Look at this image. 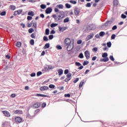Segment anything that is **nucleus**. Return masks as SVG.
Segmentation results:
<instances>
[{
    "label": "nucleus",
    "mask_w": 127,
    "mask_h": 127,
    "mask_svg": "<svg viewBox=\"0 0 127 127\" xmlns=\"http://www.w3.org/2000/svg\"><path fill=\"white\" fill-rule=\"evenodd\" d=\"M14 114H17L18 115H22V111H21V110H16L14 112Z\"/></svg>",
    "instance_id": "nucleus-17"
},
{
    "label": "nucleus",
    "mask_w": 127,
    "mask_h": 127,
    "mask_svg": "<svg viewBox=\"0 0 127 127\" xmlns=\"http://www.w3.org/2000/svg\"><path fill=\"white\" fill-rule=\"evenodd\" d=\"M107 45L108 47H109L110 48V47H111V46H112V43L111 42H108Z\"/></svg>",
    "instance_id": "nucleus-42"
},
{
    "label": "nucleus",
    "mask_w": 127,
    "mask_h": 127,
    "mask_svg": "<svg viewBox=\"0 0 127 127\" xmlns=\"http://www.w3.org/2000/svg\"><path fill=\"white\" fill-rule=\"evenodd\" d=\"M112 23H113L112 21H108L105 23V25H109V24H112Z\"/></svg>",
    "instance_id": "nucleus-28"
},
{
    "label": "nucleus",
    "mask_w": 127,
    "mask_h": 127,
    "mask_svg": "<svg viewBox=\"0 0 127 127\" xmlns=\"http://www.w3.org/2000/svg\"><path fill=\"white\" fill-rule=\"evenodd\" d=\"M49 70H53V69H54L55 68V66H53L52 65H48Z\"/></svg>",
    "instance_id": "nucleus-23"
},
{
    "label": "nucleus",
    "mask_w": 127,
    "mask_h": 127,
    "mask_svg": "<svg viewBox=\"0 0 127 127\" xmlns=\"http://www.w3.org/2000/svg\"><path fill=\"white\" fill-rule=\"evenodd\" d=\"M41 105V104L40 103L37 102L34 104L33 107L35 109H37L38 108H39V107H40Z\"/></svg>",
    "instance_id": "nucleus-14"
},
{
    "label": "nucleus",
    "mask_w": 127,
    "mask_h": 127,
    "mask_svg": "<svg viewBox=\"0 0 127 127\" xmlns=\"http://www.w3.org/2000/svg\"><path fill=\"white\" fill-rule=\"evenodd\" d=\"M64 97L65 98H70L71 97V95H70V94L68 93V94H64Z\"/></svg>",
    "instance_id": "nucleus-39"
},
{
    "label": "nucleus",
    "mask_w": 127,
    "mask_h": 127,
    "mask_svg": "<svg viewBox=\"0 0 127 127\" xmlns=\"http://www.w3.org/2000/svg\"><path fill=\"white\" fill-rule=\"evenodd\" d=\"M48 86H42L40 88L41 91H46V90H48Z\"/></svg>",
    "instance_id": "nucleus-15"
},
{
    "label": "nucleus",
    "mask_w": 127,
    "mask_h": 127,
    "mask_svg": "<svg viewBox=\"0 0 127 127\" xmlns=\"http://www.w3.org/2000/svg\"><path fill=\"white\" fill-rule=\"evenodd\" d=\"M49 88H50V89H54V88H55V85L53 84H50L49 85Z\"/></svg>",
    "instance_id": "nucleus-41"
},
{
    "label": "nucleus",
    "mask_w": 127,
    "mask_h": 127,
    "mask_svg": "<svg viewBox=\"0 0 127 127\" xmlns=\"http://www.w3.org/2000/svg\"><path fill=\"white\" fill-rule=\"evenodd\" d=\"M92 51H95V52H97L98 51V48L95 47L92 49Z\"/></svg>",
    "instance_id": "nucleus-54"
},
{
    "label": "nucleus",
    "mask_w": 127,
    "mask_h": 127,
    "mask_svg": "<svg viewBox=\"0 0 127 127\" xmlns=\"http://www.w3.org/2000/svg\"><path fill=\"white\" fill-rule=\"evenodd\" d=\"M31 23H32V25H33V26H34V27H35V30L36 31V30L37 29V22H36V21H32Z\"/></svg>",
    "instance_id": "nucleus-11"
},
{
    "label": "nucleus",
    "mask_w": 127,
    "mask_h": 127,
    "mask_svg": "<svg viewBox=\"0 0 127 127\" xmlns=\"http://www.w3.org/2000/svg\"><path fill=\"white\" fill-rule=\"evenodd\" d=\"M65 7H66V8H71V5L68 3H66Z\"/></svg>",
    "instance_id": "nucleus-35"
},
{
    "label": "nucleus",
    "mask_w": 127,
    "mask_h": 127,
    "mask_svg": "<svg viewBox=\"0 0 127 127\" xmlns=\"http://www.w3.org/2000/svg\"><path fill=\"white\" fill-rule=\"evenodd\" d=\"M114 4L115 5V6H117L118 4H119V1H118L117 0H114Z\"/></svg>",
    "instance_id": "nucleus-29"
},
{
    "label": "nucleus",
    "mask_w": 127,
    "mask_h": 127,
    "mask_svg": "<svg viewBox=\"0 0 127 127\" xmlns=\"http://www.w3.org/2000/svg\"><path fill=\"white\" fill-rule=\"evenodd\" d=\"M84 54L86 59H89L90 58V53H89L88 51H86Z\"/></svg>",
    "instance_id": "nucleus-12"
},
{
    "label": "nucleus",
    "mask_w": 127,
    "mask_h": 127,
    "mask_svg": "<svg viewBox=\"0 0 127 127\" xmlns=\"http://www.w3.org/2000/svg\"><path fill=\"white\" fill-rule=\"evenodd\" d=\"M49 47H50V44H49V43H47L44 46V49H47L48 48H49Z\"/></svg>",
    "instance_id": "nucleus-24"
},
{
    "label": "nucleus",
    "mask_w": 127,
    "mask_h": 127,
    "mask_svg": "<svg viewBox=\"0 0 127 127\" xmlns=\"http://www.w3.org/2000/svg\"><path fill=\"white\" fill-rule=\"evenodd\" d=\"M56 6L60 9H63L64 8V6L63 4H58Z\"/></svg>",
    "instance_id": "nucleus-18"
},
{
    "label": "nucleus",
    "mask_w": 127,
    "mask_h": 127,
    "mask_svg": "<svg viewBox=\"0 0 127 127\" xmlns=\"http://www.w3.org/2000/svg\"><path fill=\"white\" fill-rule=\"evenodd\" d=\"M40 75H42V72L39 71L37 73V76L38 77L39 76H40Z\"/></svg>",
    "instance_id": "nucleus-49"
},
{
    "label": "nucleus",
    "mask_w": 127,
    "mask_h": 127,
    "mask_svg": "<svg viewBox=\"0 0 127 127\" xmlns=\"http://www.w3.org/2000/svg\"><path fill=\"white\" fill-rule=\"evenodd\" d=\"M31 37L32 38H35V34L33 33L31 35Z\"/></svg>",
    "instance_id": "nucleus-58"
},
{
    "label": "nucleus",
    "mask_w": 127,
    "mask_h": 127,
    "mask_svg": "<svg viewBox=\"0 0 127 127\" xmlns=\"http://www.w3.org/2000/svg\"><path fill=\"white\" fill-rule=\"evenodd\" d=\"M41 8H42V9H45V8H46V5L45 4H41L40 5Z\"/></svg>",
    "instance_id": "nucleus-31"
},
{
    "label": "nucleus",
    "mask_w": 127,
    "mask_h": 127,
    "mask_svg": "<svg viewBox=\"0 0 127 127\" xmlns=\"http://www.w3.org/2000/svg\"><path fill=\"white\" fill-rule=\"evenodd\" d=\"M10 8L12 10H15V6H14L13 5H10Z\"/></svg>",
    "instance_id": "nucleus-26"
},
{
    "label": "nucleus",
    "mask_w": 127,
    "mask_h": 127,
    "mask_svg": "<svg viewBox=\"0 0 127 127\" xmlns=\"http://www.w3.org/2000/svg\"><path fill=\"white\" fill-rule=\"evenodd\" d=\"M60 14H56L53 15V17L55 19L56 22H62V19L65 18V14L63 11L60 12Z\"/></svg>",
    "instance_id": "nucleus-1"
},
{
    "label": "nucleus",
    "mask_w": 127,
    "mask_h": 127,
    "mask_svg": "<svg viewBox=\"0 0 127 127\" xmlns=\"http://www.w3.org/2000/svg\"><path fill=\"white\" fill-rule=\"evenodd\" d=\"M79 81V78H76L74 81L73 83H76V82H78Z\"/></svg>",
    "instance_id": "nucleus-61"
},
{
    "label": "nucleus",
    "mask_w": 127,
    "mask_h": 127,
    "mask_svg": "<svg viewBox=\"0 0 127 127\" xmlns=\"http://www.w3.org/2000/svg\"><path fill=\"white\" fill-rule=\"evenodd\" d=\"M88 29H90V30H94V29H96V26L93 24L90 25Z\"/></svg>",
    "instance_id": "nucleus-13"
},
{
    "label": "nucleus",
    "mask_w": 127,
    "mask_h": 127,
    "mask_svg": "<svg viewBox=\"0 0 127 127\" xmlns=\"http://www.w3.org/2000/svg\"><path fill=\"white\" fill-rule=\"evenodd\" d=\"M78 57L79 58H81V59L84 58V55H83V54L81 53L79 54V55L78 56Z\"/></svg>",
    "instance_id": "nucleus-43"
},
{
    "label": "nucleus",
    "mask_w": 127,
    "mask_h": 127,
    "mask_svg": "<svg viewBox=\"0 0 127 127\" xmlns=\"http://www.w3.org/2000/svg\"><path fill=\"white\" fill-rule=\"evenodd\" d=\"M84 80H82L81 82H80L79 84V89H81L82 87H83V85H84Z\"/></svg>",
    "instance_id": "nucleus-19"
},
{
    "label": "nucleus",
    "mask_w": 127,
    "mask_h": 127,
    "mask_svg": "<svg viewBox=\"0 0 127 127\" xmlns=\"http://www.w3.org/2000/svg\"><path fill=\"white\" fill-rule=\"evenodd\" d=\"M75 65L76 66H78V67L80 66H81V64L79 62H75Z\"/></svg>",
    "instance_id": "nucleus-44"
},
{
    "label": "nucleus",
    "mask_w": 127,
    "mask_h": 127,
    "mask_svg": "<svg viewBox=\"0 0 127 127\" xmlns=\"http://www.w3.org/2000/svg\"><path fill=\"white\" fill-rule=\"evenodd\" d=\"M57 25H58V24L57 23H52L51 25V27L52 28L55 27L56 26H57Z\"/></svg>",
    "instance_id": "nucleus-27"
},
{
    "label": "nucleus",
    "mask_w": 127,
    "mask_h": 127,
    "mask_svg": "<svg viewBox=\"0 0 127 127\" xmlns=\"http://www.w3.org/2000/svg\"><path fill=\"white\" fill-rule=\"evenodd\" d=\"M16 46L18 48L20 47V46H21V42H17L16 44Z\"/></svg>",
    "instance_id": "nucleus-25"
},
{
    "label": "nucleus",
    "mask_w": 127,
    "mask_h": 127,
    "mask_svg": "<svg viewBox=\"0 0 127 127\" xmlns=\"http://www.w3.org/2000/svg\"><path fill=\"white\" fill-rule=\"evenodd\" d=\"M54 11L55 12H59V9L58 8H55Z\"/></svg>",
    "instance_id": "nucleus-56"
},
{
    "label": "nucleus",
    "mask_w": 127,
    "mask_h": 127,
    "mask_svg": "<svg viewBox=\"0 0 127 127\" xmlns=\"http://www.w3.org/2000/svg\"><path fill=\"white\" fill-rule=\"evenodd\" d=\"M64 44L67 46V45H70L71 44V40H70L69 38H67L65 39H64Z\"/></svg>",
    "instance_id": "nucleus-4"
},
{
    "label": "nucleus",
    "mask_w": 127,
    "mask_h": 127,
    "mask_svg": "<svg viewBox=\"0 0 127 127\" xmlns=\"http://www.w3.org/2000/svg\"><path fill=\"white\" fill-rule=\"evenodd\" d=\"M22 12V9H19L14 12L13 15H17L18 14H20Z\"/></svg>",
    "instance_id": "nucleus-8"
},
{
    "label": "nucleus",
    "mask_w": 127,
    "mask_h": 127,
    "mask_svg": "<svg viewBox=\"0 0 127 127\" xmlns=\"http://www.w3.org/2000/svg\"><path fill=\"white\" fill-rule=\"evenodd\" d=\"M102 57L104 59H101L100 62H108V61H109V58H108V53H103L102 55Z\"/></svg>",
    "instance_id": "nucleus-2"
},
{
    "label": "nucleus",
    "mask_w": 127,
    "mask_h": 127,
    "mask_svg": "<svg viewBox=\"0 0 127 127\" xmlns=\"http://www.w3.org/2000/svg\"><path fill=\"white\" fill-rule=\"evenodd\" d=\"M56 47L59 50H61V49H62V47L60 45H57Z\"/></svg>",
    "instance_id": "nucleus-45"
},
{
    "label": "nucleus",
    "mask_w": 127,
    "mask_h": 127,
    "mask_svg": "<svg viewBox=\"0 0 127 127\" xmlns=\"http://www.w3.org/2000/svg\"><path fill=\"white\" fill-rule=\"evenodd\" d=\"M30 43L31 45H34V40L33 39L31 40L30 41Z\"/></svg>",
    "instance_id": "nucleus-37"
},
{
    "label": "nucleus",
    "mask_w": 127,
    "mask_h": 127,
    "mask_svg": "<svg viewBox=\"0 0 127 127\" xmlns=\"http://www.w3.org/2000/svg\"><path fill=\"white\" fill-rule=\"evenodd\" d=\"M99 35H100V36H101V37L104 36V35H105V33H104V32H101L99 33Z\"/></svg>",
    "instance_id": "nucleus-46"
},
{
    "label": "nucleus",
    "mask_w": 127,
    "mask_h": 127,
    "mask_svg": "<svg viewBox=\"0 0 127 127\" xmlns=\"http://www.w3.org/2000/svg\"><path fill=\"white\" fill-rule=\"evenodd\" d=\"M86 7H91V3H87L86 4Z\"/></svg>",
    "instance_id": "nucleus-53"
},
{
    "label": "nucleus",
    "mask_w": 127,
    "mask_h": 127,
    "mask_svg": "<svg viewBox=\"0 0 127 127\" xmlns=\"http://www.w3.org/2000/svg\"><path fill=\"white\" fill-rule=\"evenodd\" d=\"M31 77H35L36 76V73L33 72L30 74Z\"/></svg>",
    "instance_id": "nucleus-50"
},
{
    "label": "nucleus",
    "mask_w": 127,
    "mask_h": 127,
    "mask_svg": "<svg viewBox=\"0 0 127 127\" xmlns=\"http://www.w3.org/2000/svg\"><path fill=\"white\" fill-rule=\"evenodd\" d=\"M58 73H59V76H61V75H62V74H63V69H59L58 70Z\"/></svg>",
    "instance_id": "nucleus-21"
},
{
    "label": "nucleus",
    "mask_w": 127,
    "mask_h": 127,
    "mask_svg": "<svg viewBox=\"0 0 127 127\" xmlns=\"http://www.w3.org/2000/svg\"><path fill=\"white\" fill-rule=\"evenodd\" d=\"M49 39L51 40V39H53V35H50L49 36Z\"/></svg>",
    "instance_id": "nucleus-63"
},
{
    "label": "nucleus",
    "mask_w": 127,
    "mask_h": 127,
    "mask_svg": "<svg viewBox=\"0 0 127 127\" xmlns=\"http://www.w3.org/2000/svg\"><path fill=\"white\" fill-rule=\"evenodd\" d=\"M59 29L60 31H63V32L65 30V28L59 27Z\"/></svg>",
    "instance_id": "nucleus-33"
},
{
    "label": "nucleus",
    "mask_w": 127,
    "mask_h": 127,
    "mask_svg": "<svg viewBox=\"0 0 127 127\" xmlns=\"http://www.w3.org/2000/svg\"><path fill=\"white\" fill-rule=\"evenodd\" d=\"M77 43V44H81L82 43V40H78Z\"/></svg>",
    "instance_id": "nucleus-62"
},
{
    "label": "nucleus",
    "mask_w": 127,
    "mask_h": 127,
    "mask_svg": "<svg viewBox=\"0 0 127 127\" xmlns=\"http://www.w3.org/2000/svg\"><path fill=\"white\" fill-rule=\"evenodd\" d=\"M15 121L16 123H21V122H22V119L21 118V117H18L15 119Z\"/></svg>",
    "instance_id": "nucleus-10"
},
{
    "label": "nucleus",
    "mask_w": 127,
    "mask_h": 127,
    "mask_svg": "<svg viewBox=\"0 0 127 127\" xmlns=\"http://www.w3.org/2000/svg\"><path fill=\"white\" fill-rule=\"evenodd\" d=\"M116 38V35L115 34H113L111 36V39H115Z\"/></svg>",
    "instance_id": "nucleus-60"
},
{
    "label": "nucleus",
    "mask_w": 127,
    "mask_h": 127,
    "mask_svg": "<svg viewBox=\"0 0 127 127\" xmlns=\"http://www.w3.org/2000/svg\"><path fill=\"white\" fill-rule=\"evenodd\" d=\"M69 2L70 3H72V4H76V3H77V1L75 0H70Z\"/></svg>",
    "instance_id": "nucleus-40"
},
{
    "label": "nucleus",
    "mask_w": 127,
    "mask_h": 127,
    "mask_svg": "<svg viewBox=\"0 0 127 127\" xmlns=\"http://www.w3.org/2000/svg\"><path fill=\"white\" fill-rule=\"evenodd\" d=\"M66 50L67 51H71L73 50V48H74V45L73 44H70L67 46Z\"/></svg>",
    "instance_id": "nucleus-3"
},
{
    "label": "nucleus",
    "mask_w": 127,
    "mask_h": 127,
    "mask_svg": "<svg viewBox=\"0 0 127 127\" xmlns=\"http://www.w3.org/2000/svg\"><path fill=\"white\" fill-rule=\"evenodd\" d=\"M74 12L75 15L78 16L79 15V13H80V9L77 7H75L74 10Z\"/></svg>",
    "instance_id": "nucleus-5"
},
{
    "label": "nucleus",
    "mask_w": 127,
    "mask_h": 127,
    "mask_svg": "<svg viewBox=\"0 0 127 127\" xmlns=\"http://www.w3.org/2000/svg\"><path fill=\"white\" fill-rule=\"evenodd\" d=\"M27 1H29V2H35L36 1L35 0H26Z\"/></svg>",
    "instance_id": "nucleus-59"
},
{
    "label": "nucleus",
    "mask_w": 127,
    "mask_h": 127,
    "mask_svg": "<svg viewBox=\"0 0 127 127\" xmlns=\"http://www.w3.org/2000/svg\"><path fill=\"white\" fill-rule=\"evenodd\" d=\"M36 96H37V97H43L44 98H46L48 97V95H44V94H37Z\"/></svg>",
    "instance_id": "nucleus-16"
},
{
    "label": "nucleus",
    "mask_w": 127,
    "mask_h": 127,
    "mask_svg": "<svg viewBox=\"0 0 127 127\" xmlns=\"http://www.w3.org/2000/svg\"><path fill=\"white\" fill-rule=\"evenodd\" d=\"M27 19H28V20H31V19H32V17L28 16L27 17Z\"/></svg>",
    "instance_id": "nucleus-55"
},
{
    "label": "nucleus",
    "mask_w": 127,
    "mask_h": 127,
    "mask_svg": "<svg viewBox=\"0 0 127 127\" xmlns=\"http://www.w3.org/2000/svg\"><path fill=\"white\" fill-rule=\"evenodd\" d=\"M117 28H118V27L117 26V25H114L112 27V30H116V29H117Z\"/></svg>",
    "instance_id": "nucleus-52"
},
{
    "label": "nucleus",
    "mask_w": 127,
    "mask_h": 127,
    "mask_svg": "<svg viewBox=\"0 0 127 127\" xmlns=\"http://www.w3.org/2000/svg\"><path fill=\"white\" fill-rule=\"evenodd\" d=\"M51 12H52V8L48 7L46 9V13H47V14H49V13H51Z\"/></svg>",
    "instance_id": "nucleus-9"
},
{
    "label": "nucleus",
    "mask_w": 127,
    "mask_h": 127,
    "mask_svg": "<svg viewBox=\"0 0 127 127\" xmlns=\"http://www.w3.org/2000/svg\"><path fill=\"white\" fill-rule=\"evenodd\" d=\"M43 40L44 41H48V38H47L46 36H44Z\"/></svg>",
    "instance_id": "nucleus-47"
},
{
    "label": "nucleus",
    "mask_w": 127,
    "mask_h": 127,
    "mask_svg": "<svg viewBox=\"0 0 127 127\" xmlns=\"http://www.w3.org/2000/svg\"><path fill=\"white\" fill-rule=\"evenodd\" d=\"M69 72V70H68V69H65V70H64V74L66 75V74H67V73H68Z\"/></svg>",
    "instance_id": "nucleus-64"
},
{
    "label": "nucleus",
    "mask_w": 127,
    "mask_h": 127,
    "mask_svg": "<svg viewBox=\"0 0 127 127\" xmlns=\"http://www.w3.org/2000/svg\"><path fill=\"white\" fill-rule=\"evenodd\" d=\"M2 113H3L4 116L7 118H9V117H10V113L7 111H2Z\"/></svg>",
    "instance_id": "nucleus-6"
},
{
    "label": "nucleus",
    "mask_w": 127,
    "mask_h": 127,
    "mask_svg": "<svg viewBox=\"0 0 127 127\" xmlns=\"http://www.w3.org/2000/svg\"><path fill=\"white\" fill-rule=\"evenodd\" d=\"M110 59L111 60V61H115V58H114V57L113 56H110Z\"/></svg>",
    "instance_id": "nucleus-48"
},
{
    "label": "nucleus",
    "mask_w": 127,
    "mask_h": 127,
    "mask_svg": "<svg viewBox=\"0 0 127 127\" xmlns=\"http://www.w3.org/2000/svg\"><path fill=\"white\" fill-rule=\"evenodd\" d=\"M71 76H72V73H69L67 74L66 77L68 79H71Z\"/></svg>",
    "instance_id": "nucleus-30"
},
{
    "label": "nucleus",
    "mask_w": 127,
    "mask_h": 127,
    "mask_svg": "<svg viewBox=\"0 0 127 127\" xmlns=\"http://www.w3.org/2000/svg\"><path fill=\"white\" fill-rule=\"evenodd\" d=\"M88 64H89V62L84 61L83 64V66H86V65H88Z\"/></svg>",
    "instance_id": "nucleus-38"
},
{
    "label": "nucleus",
    "mask_w": 127,
    "mask_h": 127,
    "mask_svg": "<svg viewBox=\"0 0 127 127\" xmlns=\"http://www.w3.org/2000/svg\"><path fill=\"white\" fill-rule=\"evenodd\" d=\"M34 31V30L33 28H30L28 30L29 33H32Z\"/></svg>",
    "instance_id": "nucleus-36"
},
{
    "label": "nucleus",
    "mask_w": 127,
    "mask_h": 127,
    "mask_svg": "<svg viewBox=\"0 0 127 127\" xmlns=\"http://www.w3.org/2000/svg\"><path fill=\"white\" fill-rule=\"evenodd\" d=\"M121 17H122V18H123L124 19H125L127 17V15H126L124 14H122L121 15Z\"/></svg>",
    "instance_id": "nucleus-51"
},
{
    "label": "nucleus",
    "mask_w": 127,
    "mask_h": 127,
    "mask_svg": "<svg viewBox=\"0 0 127 127\" xmlns=\"http://www.w3.org/2000/svg\"><path fill=\"white\" fill-rule=\"evenodd\" d=\"M5 14H6V12H5V11L1 12L0 14V15L1 16H3V15H5Z\"/></svg>",
    "instance_id": "nucleus-34"
},
{
    "label": "nucleus",
    "mask_w": 127,
    "mask_h": 127,
    "mask_svg": "<svg viewBox=\"0 0 127 127\" xmlns=\"http://www.w3.org/2000/svg\"><path fill=\"white\" fill-rule=\"evenodd\" d=\"M49 29H46L45 31L46 35H49Z\"/></svg>",
    "instance_id": "nucleus-32"
},
{
    "label": "nucleus",
    "mask_w": 127,
    "mask_h": 127,
    "mask_svg": "<svg viewBox=\"0 0 127 127\" xmlns=\"http://www.w3.org/2000/svg\"><path fill=\"white\" fill-rule=\"evenodd\" d=\"M93 37H94V34L91 33L86 37V38H85V40L86 41H88V40H90V39H92Z\"/></svg>",
    "instance_id": "nucleus-7"
},
{
    "label": "nucleus",
    "mask_w": 127,
    "mask_h": 127,
    "mask_svg": "<svg viewBox=\"0 0 127 127\" xmlns=\"http://www.w3.org/2000/svg\"><path fill=\"white\" fill-rule=\"evenodd\" d=\"M46 107V103H44L42 104V108H45Z\"/></svg>",
    "instance_id": "nucleus-57"
},
{
    "label": "nucleus",
    "mask_w": 127,
    "mask_h": 127,
    "mask_svg": "<svg viewBox=\"0 0 127 127\" xmlns=\"http://www.w3.org/2000/svg\"><path fill=\"white\" fill-rule=\"evenodd\" d=\"M28 15H30L31 16H34V12L31 11L28 12Z\"/></svg>",
    "instance_id": "nucleus-20"
},
{
    "label": "nucleus",
    "mask_w": 127,
    "mask_h": 127,
    "mask_svg": "<svg viewBox=\"0 0 127 127\" xmlns=\"http://www.w3.org/2000/svg\"><path fill=\"white\" fill-rule=\"evenodd\" d=\"M69 20L70 18L69 17H66L64 19V23H67V22H69Z\"/></svg>",
    "instance_id": "nucleus-22"
}]
</instances>
